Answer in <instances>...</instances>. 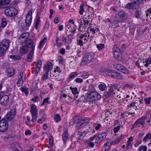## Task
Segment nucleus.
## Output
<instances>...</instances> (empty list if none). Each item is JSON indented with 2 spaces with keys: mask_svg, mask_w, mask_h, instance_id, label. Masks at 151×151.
Masks as SVG:
<instances>
[{
  "mask_svg": "<svg viewBox=\"0 0 151 151\" xmlns=\"http://www.w3.org/2000/svg\"><path fill=\"white\" fill-rule=\"evenodd\" d=\"M53 144V138L52 136H50L49 138V145L48 148L51 150L52 148Z\"/></svg>",
  "mask_w": 151,
  "mask_h": 151,
  "instance_id": "nucleus-31",
  "label": "nucleus"
},
{
  "mask_svg": "<svg viewBox=\"0 0 151 151\" xmlns=\"http://www.w3.org/2000/svg\"><path fill=\"white\" fill-rule=\"evenodd\" d=\"M96 46L99 50H102L105 47L104 45L103 44H97Z\"/></svg>",
  "mask_w": 151,
  "mask_h": 151,
  "instance_id": "nucleus-46",
  "label": "nucleus"
},
{
  "mask_svg": "<svg viewBox=\"0 0 151 151\" xmlns=\"http://www.w3.org/2000/svg\"><path fill=\"white\" fill-rule=\"evenodd\" d=\"M50 99L49 98H45L43 100V102L41 105V106H42L45 104V103H47L48 104H50V102L49 101Z\"/></svg>",
  "mask_w": 151,
  "mask_h": 151,
  "instance_id": "nucleus-52",
  "label": "nucleus"
},
{
  "mask_svg": "<svg viewBox=\"0 0 151 151\" xmlns=\"http://www.w3.org/2000/svg\"><path fill=\"white\" fill-rule=\"evenodd\" d=\"M78 75V73L76 72L71 73L69 75V79L70 80L74 78Z\"/></svg>",
  "mask_w": 151,
  "mask_h": 151,
  "instance_id": "nucleus-42",
  "label": "nucleus"
},
{
  "mask_svg": "<svg viewBox=\"0 0 151 151\" xmlns=\"http://www.w3.org/2000/svg\"><path fill=\"white\" fill-rule=\"evenodd\" d=\"M53 66V65L52 63L49 62H47L44 66V71L45 72L49 73V71L52 70Z\"/></svg>",
  "mask_w": 151,
  "mask_h": 151,
  "instance_id": "nucleus-18",
  "label": "nucleus"
},
{
  "mask_svg": "<svg viewBox=\"0 0 151 151\" xmlns=\"http://www.w3.org/2000/svg\"><path fill=\"white\" fill-rule=\"evenodd\" d=\"M16 110L13 109L11 110L5 116V119L6 121H10L15 116L16 114Z\"/></svg>",
  "mask_w": 151,
  "mask_h": 151,
  "instance_id": "nucleus-13",
  "label": "nucleus"
},
{
  "mask_svg": "<svg viewBox=\"0 0 151 151\" xmlns=\"http://www.w3.org/2000/svg\"><path fill=\"white\" fill-rule=\"evenodd\" d=\"M24 74V73L23 72H20L19 73L18 81L17 82V85L18 87H20L23 84L24 81L23 78Z\"/></svg>",
  "mask_w": 151,
  "mask_h": 151,
  "instance_id": "nucleus-17",
  "label": "nucleus"
},
{
  "mask_svg": "<svg viewBox=\"0 0 151 151\" xmlns=\"http://www.w3.org/2000/svg\"><path fill=\"white\" fill-rule=\"evenodd\" d=\"M45 117L43 116L38 119V123L40 124L43 123L45 121Z\"/></svg>",
  "mask_w": 151,
  "mask_h": 151,
  "instance_id": "nucleus-58",
  "label": "nucleus"
},
{
  "mask_svg": "<svg viewBox=\"0 0 151 151\" xmlns=\"http://www.w3.org/2000/svg\"><path fill=\"white\" fill-rule=\"evenodd\" d=\"M48 77V73L45 72V73L42 76V79L43 81L47 79Z\"/></svg>",
  "mask_w": 151,
  "mask_h": 151,
  "instance_id": "nucleus-55",
  "label": "nucleus"
},
{
  "mask_svg": "<svg viewBox=\"0 0 151 151\" xmlns=\"http://www.w3.org/2000/svg\"><path fill=\"white\" fill-rule=\"evenodd\" d=\"M77 29V26L75 25H73V28L71 29V30L70 31L72 34H74L76 33Z\"/></svg>",
  "mask_w": 151,
  "mask_h": 151,
  "instance_id": "nucleus-47",
  "label": "nucleus"
},
{
  "mask_svg": "<svg viewBox=\"0 0 151 151\" xmlns=\"http://www.w3.org/2000/svg\"><path fill=\"white\" fill-rule=\"evenodd\" d=\"M73 119L76 124H78L81 121V119L79 116H75Z\"/></svg>",
  "mask_w": 151,
  "mask_h": 151,
  "instance_id": "nucleus-57",
  "label": "nucleus"
},
{
  "mask_svg": "<svg viewBox=\"0 0 151 151\" xmlns=\"http://www.w3.org/2000/svg\"><path fill=\"white\" fill-rule=\"evenodd\" d=\"M59 40V38L58 37H56V44L57 46L59 47H60L62 46V43L60 42H58Z\"/></svg>",
  "mask_w": 151,
  "mask_h": 151,
  "instance_id": "nucleus-61",
  "label": "nucleus"
},
{
  "mask_svg": "<svg viewBox=\"0 0 151 151\" xmlns=\"http://www.w3.org/2000/svg\"><path fill=\"white\" fill-rule=\"evenodd\" d=\"M96 137L95 140V143H99L101 142L106 137L107 133L105 132L98 133L96 134Z\"/></svg>",
  "mask_w": 151,
  "mask_h": 151,
  "instance_id": "nucleus-8",
  "label": "nucleus"
},
{
  "mask_svg": "<svg viewBox=\"0 0 151 151\" xmlns=\"http://www.w3.org/2000/svg\"><path fill=\"white\" fill-rule=\"evenodd\" d=\"M113 72L111 70H108L105 71V73L107 75L111 77Z\"/></svg>",
  "mask_w": 151,
  "mask_h": 151,
  "instance_id": "nucleus-50",
  "label": "nucleus"
},
{
  "mask_svg": "<svg viewBox=\"0 0 151 151\" xmlns=\"http://www.w3.org/2000/svg\"><path fill=\"white\" fill-rule=\"evenodd\" d=\"M132 9H135L138 7V4L136 2L132 3Z\"/></svg>",
  "mask_w": 151,
  "mask_h": 151,
  "instance_id": "nucleus-53",
  "label": "nucleus"
},
{
  "mask_svg": "<svg viewBox=\"0 0 151 151\" xmlns=\"http://www.w3.org/2000/svg\"><path fill=\"white\" fill-rule=\"evenodd\" d=\"M93 55L92 53L86 54L81 62V64L85 65L89 63L93 60Z\"/></svg>",
  "mask_w": 151,
  "mask_h": 151,
  "instance_id": "nucleus-4",
  "label": "nucleus"
},
{
  "mask_svg": "<svg viewBox=\"0 0 151 151\" xmlns=\"http://www.w3.org/2000/svg\"><path fill=\"white\" fill-rule=\"evenodd\" d=\"M95 131L93 129L90 128L89 129L86 130L84 131V132L86 133V134H90L91 133H95Z\"/></svg>",
  "mask_w": 151,
  "mask_h": 151,
  "instance_id": "nucleus-44",
  "label": "nucleus"
},
{
  "mask_svg": "<svg viewBox=\"0 0 151 151\" xmlns=\"http://www.w3.org/2000/svg\"><path fill=\"white\" fill-rule=\"evenodd\" d=\"M9 96L7 95L2 96L0 99V104L3 106H6L9 102Z\"/></svg>",
  "mask_w": 151,
  "mask_h": 151,
  "instance_id": "nucleus-15",
  "label": "nucleus"
},
{
  "mask_svg": "<svg viewBox=\"0 0 151 151\" xmlns=\"http://www.w3.org/2000/svg\"><path fill=\"white\" fill-rule=\"evenodd\" d=\"M145 66L147 67L149 66V65L151 64V57L146 59L145 60Z\"/></svg>",
  "mask_w": 151,
  "mask_h": 151,
  "instance_id": "nucleus-38",
  "label": "nucleus"
},
{
  "mask_svg": "<svg viewBox=\"0 0 151 151\" xmlns=\"http://www.w3.org/2000/svg\"><path fill=\"white\" fill-rule=\"evenodd\" d=\"M26 43L27 45H29V47H31L32 49V45H34L35 46V44L33 43L32 40V39H29L28 40L27 39L26 40V41H24Z\"/></svg>",
  "mask_w": 151,
  "mask_h": 151,
  "instance_id": "nucleus-33",
  "label": "nucleus"
},
{
  "mask_svg": "<svg viewBox=\"0 0 151 151\" xmlns=\"http://www.w3.org/2000/svg\"><path fill=\"white\" fill-rule=\"evenodd\" d=\"M80 9L79 12V14L80 15H82L83 12H84V10L83 8V6L82 4L80 6Z\"/></svg>",
  "mask_w": 151,
  "mask_h": 151,
  "instance_id": "nucleus-56",
  "label": "nucleus"
},
{
  "mask_svg": "<svg viewBox=\"0 0 151 151\" xmlns=\"http://www.w3.org/2000/svg\"><path fill=\"white\" fill-rule=\"evenodd\" d=\"M111 77L119 79H122L123 78L122 76L120 73L113 72Z\"/></svg>",
  "mask_w": 151,
  "mask_h": 151,
  "instance_id": "nucleus-26",
  "label": "nucleus"
},
{
  "mask_svg": "<svg viewBox=\"0 0 151 151\" xmlns=\"http://www.w3.org/2000/svg\"><path fill=\"white\" fill-rule=\"evenodd\" d=\"M124 139V135L121 134L118 137L114 140V142L115 144H117L119 143L121 141Z\"/></svg>",
  "mask_w": 151,
  "mask_h": 151,
  "instance_id": "nucleus-32",
  "label": "nucleus"
},
{
  "mask_svg": "<svg viewBox=\"0 0 151 151\" xmlns=\"http://www.w3.org/2000/svg\"><path fill=\"white\" fill-rule=\"evenodd\" d=\"M151 139V132L148 133L143 139V141L144 142H146L147 140Z\"/></svg>",
  "mask_w": 151,
  "mask_h": 151,
  "instance_id": "nucleus-35",
  "label": "nucleus"
},
{
  "mask_svg": "<svg viewBox=\"0 0 151 151\" xmlns=\"http://www.w3.org/2000/svg\"><path fill=\"white\" fill-rule=\"evenodd\" d=\"M120 124H119V126H118L114 128V133H117L119 131L120 129Z\"/></svg>",
  "mask_w": 151,
  "mask_h": 151,
  "instance_id": "nucleus-64",
  "label": "nucleus"
},
{
  "mask_svg": "<svg viewBox=\"0 0 151 151\" xmlns=\"http://www.w3.org/2000/svg\"><path fill=\"white\" fill-rule=\"evenodd\" d=\"M146 118L145 116H143L138 119L133 125V128H136L144 125L145 123V121Z\"/></svg>",
  "mask_w": 151,
  "mask_h": 151,
  "instance_id": "nucleus-12",
  "label": "nucleus"
},
{
  "mask_svg": "<svg viewBox=\"0 0 151 151\" xmlns=\"http://www.w3.org/2000/svg\"><path fill=\"white\" fill-rule=\"evenodd\" d=\"M15 72L14 69L12 67H9L6 68V73L7 75L9 77L13 76Z\"/></svg>",
  "mask_w": 151,
  "mask_h": 151,
  "instance_id": "nucleus-21",
  "label": "nucleus"
},
{
  "mask_svg": "<svg viewBox=\"0 0 151 151\" xmlns=\"http://www.w3.org/2000/svg\"><path fill=\"white\" fill-rule=\"evenodd\" d=\"M21 148V147L19 144L15 143L12 145L11 147L13 151H19V149Z\"/></svg>",
  "mask_w": 151,
  "mask_h": 151,
  "instance_id": "nucleus-28",
  "label": "nucleus"
},
{
  "mask_svg": "<svg viewBox=\"0 0 151 151\" xmlns=\"http://www.w3.org/2000/svg\"><path fill=\"white\" fill-rule=\"evenodd\" d=\"M92 1L95 3L96 5H99L100 3L103 1V0H92Z\"/></svg>",
  "mask_w": 151,
  "mask_h": 151,
  "instance_id": "nucleus-63",
  "label": "nucleus"
},
{
  "mask_svg": "<svg viewBox=\"0 0 151 151\" xmlns=\"http://www.w3.org/2000/svg\"><path fill=\"white\" fill-rule=\"evenodd\" d=\"M32 10H31L28 12L26 18V24L28 26H29L31 24L32 19Z\"/></svg>",
  "mask_w": 151,
  "mask_h": 151,
  "instance_id": "nucleus-16",
  "label": "nucleus"
},
{
  "mask_svg": "<svg viewBox=\"0 0 151 151\" xmlns=\"http://www.w3.org/2000/svg\"><path fill=\"white\" fill-rule=\"evenodd\" d=\"M90 119L87 117L84 118L82 120L77 124L75 126V128L76 130H79L85 127L89 123Z\"/></svg>",
  "mask_w": 151,
  "mask_h": 151,
  "instance_id": "nucleus-6",
  "label": "nucleus"
},
{
  "mask_svg": "<svg viewBox=\"0 0 151 151\" xmlns=\"http://www.w3.org/2000/svg\"><path fill=\"white\" fill-rule=\"evenodd\" d=\"M119 22V21L118 20H114L112 23L113 26H114V28H116L119 26L118 23Z\"/></svg>",
  "mask_w": 151,
  "mask_h": 151,
  "instance_id": "nucleus-48",
  "label": "nucleus"
},
{
  "mask_svg": "<svg viewBox=\"0 0 151 151\" xmlns=\"http://www.w3.org/2000/svg\"><path fill=\"white\" fill-rule=\"evenodd\" d=\"M141 12L138 10L136 11L135 12V17L137 18H139L141 16Z\"/></svg>",
  "mask_w": 151,
  "mask_h": 151,
  "instance_id": "nucleus-51",
  "label": "nucleus"
},
{
  "mask_svg": "<svg viewBox=\"0 0 151 151\" xmlns=\"http://www.w3.org/2000/svg\"><path fill=\"white\" fill-rule=\"evenodd\" d=\"M81 76L83 78H86L88 77V74L87 72H83L82 73Z\"/></svg>",
  "mask_w": 151,
  "mask_h": 151,
  "instance_id": "nucleus-59",
  "label": "nucleus"
},
{
  "mask_svg": "<svg viewBox=\"0 0 151 151\" xmlns=\"http://www.w3.org/2000/svg\"><path fill=\"white\" fill-rule=\"evenodd\" d=\"M4 13L6 16H14L17 13V11L14 8H10L5 9Z\"/></svg>",
  "mask_w": 151,
  "mask_h": 151,
  "instance_id": "nucleus-14",
  "label": "nucleus"
},
{
  "mask_svg": "<svg viewBox=\"0 0 151 151\" xmlns=\"http://www.w3.org/2000/svg\"><path fill=\"white\" fill-rule=\"evenodd\" d=\"M7 25L6 20L5 18H3L2 19V21L1 23V25L2 27H5Z\"/></svg>",
  "mask_w": 151,
  "mask_h": 151,
  "instance_id": "nucleus-40",
  "label": "nucleus"
},
{
  "mask_svg": "<svg viewBox=\"0 0 151 151\" xmlns=\"http://www.w3.org/2000/svg\"><path fill=\"white\" fill-rule=\"evenodd\" d=\"M21 90L24 93L26 96L28 95L29 92L28 91V89L27 88H24L22 87L21 88Z\"/></svg>",
  "mask_w": 151,
  "mask_h": 151,
  "instance_id": "nucleus-54",
  "label": "nucleus"
},
{
  "mask_svg": "<svg viewBox=\"0 0 151 151\" xmlns=\"http://www.w3.org/2000/svg\"><path fill=\"white\" fill-rule=\"evenodd\" d=\"M114 67L115 69L121 71L124 66L121 64L115 63L114 64Z\"/></svg>",
  "mask_w": 151,
  "mask_h": 151,
  "instance_id": "nucleus-29",
  "label": "nucleus"
},
{
  "mask_svg": "<svg viewBox=\"0 0 151 151\" xmlns=\"http://www.w3.org/2000/svg\"><path fill=\"white\" fill-rule=\"evenodd\" d=\"M111 145V142L110 141H107L104 145L102 151H108Z\"/></svg>",
  "mask_w": 151,
  "mask_h": 151,
  "instance_id": "nucleus-22",
  "label": "nucleus"
},
{
  "mask_svg": "<svg viewBox=\"0 0 151 151\" xmlns=\"http://www.w3.org/2000/svg\"><path fill=\"white\" fill-rule=\"evenodd\" d=\"M29 35V32H25L21 35L19 37V39L23 42L26 41V40L28 38Z\"/></svg>",
  "mask_w": 151,
  "mask_h": 151,
  "instance_id": "nucleus-23",
  "label": "nucleus"
},
{
  "mask_svg": "<svg viewBox=\"0 0 151 151\" xmlns=\"http://www.w3.org/2000/svg\"><path fill=\"white\" fill-rule=\"evenodd\" d=\"M90 36L89 33H85L81 35L79 37V39H78V44L81 46L83 45L84 43H86L88 40Z\"/></svg>",
  "mask_w": 151,
  "mask_h": 151,
  "instance_id": "nucleus-3",
  "label": "nucleus"
},
{
  "mask_svg": "<svg viewBox=\"0 0 151 151\" xmlns=\"http://www.w3.org/2000/svg\"><path fill=\"white\" fill-rule=\"evenodd\" d=\"M87 97L88 99L94 101L99 100L101 98L100 94L95 91L91 92L89 93L87 96Z\"/></svg>",
  "mask_w": 151,
  "mask_h": 151,
  "instance_id": "nucleus-10",
  "label": "nucleus"
},
{
  "mask_svg": "<svg viewBox=\"0 0 151 151\" xmlns=\"http://www.w3.org/2000/svg\"><path fill=\"white\" fill-rule=\"evenodd\" d=\"M58 60L59 64H62L64 63L63 58L62 56H60L58 58Z\"/></svg>",
  "mask_w": 151,
  "mask_h": 151,
  "instance_id": "nucleus-60",
  "label": "nucleus"
},
{
  "mask_svg": "<svg viewBox=\"0 0 151 151\" xmlns=\"http://www.w3.org/2000/svg\"><path fill=\"white\" fill-rule=\"evenodd\" d=\"M147 147L146 146L141 145L138 149V151H147Z\"/></svg>",
  "mask_w": 151,
  "mask_h": 151,
  "instance_id": "nucleus-43",
  "label": "nucleus"
},
{
  "mask_svg": "<svg viewBox=\"0 0 151 151\" xmlns=\"http://www.w3.org/2000/svg\"><path fill=\"white\" fill-rule=\"evenodd\" d=\"M11 1L12 0H0V9L6 8Z\"/></svg>",
  "mask_w": 151,
  "mask_h": 151,
  "instance_id": "nucleus-19",
  "label": "nucleus"
},
{
  "mask_svg": "<svg viewBox=\"0 0 151 151\" xmlns=\"http://www.w3.org/2000/svg\"><path fill=\"white\" fill-rule=\"evenodd\" d=\"M117 90L116 86L111 85L108 91L104 93V96L106 98H109L111 96L116 94L115 92Z\"/></svg>",
  "mask_w": 151,
  "mask_h": 151,
  "instance_id": "nucleus-7",
  "label": "nucleus"
},
{
  "mask_svg": "<svg viewBox=\"0 0 151 151\" xmlns=\"http://www.w3.org/2000/svg\"><path fill=\"white\" fill-rule=\"evenodd\" d=\"M151 100V98L149 97L147 98H145V101L146 104H150V101Z\"/></svg>",
  "mask_w": 151,
  "mask_h": 151,
  "instance_id": "nucleus-62",
  "label": "nucleus"
},
{
  "mask_svg": "<svg viewBox=\"0 0 151 151\" xmlns=\"http://www.w3.org/2000/svg\"><path fill=\"white\" fill-rule=\"evenodd\" d=\"M1 117L0 116V119ZM7 121L4 119L0 120V132H3L6 131L8 128Z\"/></svg>",
  "mask_w": 151,
  "mask_h": 151,
  "instance_id": "nucleus-11",
  "label": "nucleus"
},
{
  "mask_svg": "<svg viewBox=\"0 0 151 151\" xmlns=\"http://www.w3.org/2000/svg\"><path fill=\"white\" fill-rule=\"evenodd\" d=\"M120 71L126 74H129V72L128 70L124 66V68H122Z\"/></svg>",
  "mask_w": 151,
  "mask_h": 151,
  "instance_id": "nucleus-45",
  "label": "nucleus"
},
{
  "mask_svg": "<svg viewBox=\"0 0 151 151\" xmlns=\"http://www.w3.org/2000/svg\"><path fill=\"white\" fill-rule=\"evenodd\" d=\"M30 112L32 115V121L33 122H35L37 118V106L34 104L31 105Z\"/></svg>",
  "mask_w": 151,
  "mask_h": 151,
  "instance_id": "nucleus-9",
  "label": "nucleus"
},
{
  "mask_svg": "<svg viewBox=\"0 0 151 151\" xmlns=\"http://www.w3.org/2000/svg\"><path fill=\"white\" fill-rule=\"evenodd\" d=\"M54 118L55 121L56 122H58L60 120V115L58 114H56L55 115Z\"/></svg>",
  "mask_w": 151,
  "mask_h": 151,
  "instance_id": "nucleus-49",
  "label": "nucleus"
},
{
  "mask_svg": "<svg viewBox=\"0 0 151 151\" xmlns=\"http://www.w3.org/2000/svg\"><path fill=\"white\" fill-rule=\"evenodd\" d=\"M70 88L72 91L73 94L74 96V100H75L78 97V88L76 87L73 88Z\"/></svg>",
  "mask_w": 151,
  "mask_h": 151,
  "instance_id": "nucleus-25",
  "label": "nucleus"
},
{
  "mask_svg": "<svg viewBox=\"0 0 151 151\" xmlns=\"http://www.w3.org/2000/svg\"><path fill=\"white\" fill-rule=\"evenodd\" d=\"M10 41L8 40H3L0 45V56H2L9 48Z\"/></svg>",
  "mask_w": 151,
  "mask_h": 151,
  "instance_id": "nucleus-2",
  "label": "nucleus"
},
{
  "mask_svg": "<svg viewBox=\"0 0 151 151\" xmlns=\"http://www.w3.org/2000/svg\"><path fill=\"white\" fill-rule=\"evenodd\" d=\"M37 83L36 82H34L32 84V90L35 91L37 90Z\"/></svg>",
  "mask_w": 151,
  "mask_h": 151,
  "instance_id": "nucleus-37",
  "label": "nucleus"
},
{
  "mask_svg": "<svg viewBox=\"0 0 151 151\" xmlns=\"http://www.w3.org/2000/svg\"><path fill=\"white\" fill-rule=\"evenodd\" d=\"M112 50L115 59L118 60H122V54L119 48L117 45H114Z\"/></svg>",
  "mask_w": 151,
  "mask_h": 151,
  "instance_id": "nucleus-5",
  "label": "nucleus"
},
{
  "mask_svg": "<svg viewBox=\"0 0 151 151\" xmlns=\"http://www.w3.org/2000/svg\"><path fill=\"white\" fill-rule=\"evenodd\" d=\"M63 141L65 142L67 141L68 138V134L67 130H65L63 132Z\"/></svg>",
  "mask_w": 151,
  "mask_h": 151,
  "instance_id": "nucleus-34",
  "label": "nucleus"
},
{
  "mask_svg": "<svg viewBox=\"0 0 151 151\" xmlns=\"http://www.w3.org/2000/svg\"><path fill=\"white\" fill-rule=\"evenodd\" d=\"M126 15V14L124 11L123 10L119 11L118 13V15L120 18L124 17Z\"/></svg>",
  "mask_w": 151,
  "mask_h": 151,
  "instance_id": "nucleus-36",
  "label": "nucleus"
},
{
  "mask_svg": "<svg viewBox=\"0 0 151 151\" xmlns=\"http://www.w3.org/2000/svg\"><path fill=\"white\" fill-rule=\"evenodd\" d=\"M90 31L93 34H94L96 33V32H97L99 31V29L96 27L92 28L90 26V28L89 29Z\"/></svg>",
  "mask_w": 151,
  "mask_h": 151,
  "instance_id": "nucleus-39",
  "label": "nucleus"
},
{
  "mask_svg": "<svg viewBox=\"0 0 151 151\" xmlns=\"http://www.w3.org/2000/svg\"><path fill=\"white\" fill-rule=\"evenodd\" d=\"M28 51V47L27 46L23 45L20 48V51L22 54H25Z\"/></svg>",
  "mask_w": 151,
  "mask_h": 151,
  "instance_id": "nucleus-27",
  "label": "nucleus"
},
{
  "mask_svg": "<svg viewBox=\"0 0 151 151\" xmlns=\"http://www.w3.org/2000/svg\"><path fill=\"white\" fill-rule=\"evenodd\" d=\"M32 49L31 51L29 53L27 58V60L29 62H31L32 59L33 52L35 49V46L32 45Z\"/></svg>",
  "mask_w": 151,
  "mask_h": 151,
  "instance_id": "nucleus-24",
  "label": "nucleus"
},
{
  "mask_svg": "<svg viewBox=\"0 0 151 151\" xmlns=\"http://www.w3.org/2000/svg\"><path fill=\"white\" fill-rule=\"evenodd\" d=\"M99 87L101 91H104L106 88V85L104 83H101L99 85Z\"/></svg>",
  "mask_w": 151,
  "mask_h": 151,
  "instance_id": "nucleus-41",
  "label": "nucleus"
},
{
  "mask_svg": "<svg viewBox=\"0 0 151 151\" xmlns=\"http://www.w3.org/2000/svg\"><path fill=\"white\" fill-rule=\"evenodd\" d=\"M78 22L80 23V26L79 30L81 31H85L89 28V25L90 24V20L87 19L86 15H84L83 17L80 20H78Z\"/></svg>",
  "mask_w": 151,
  "mask_h": 151,
  "instance_id": "nucleus-1",
  "label": "nucleus"
},
{
  "mask_svg": "<svg viewBox=\"0 0 151 151\" xmlns=\"http://www.w3.org/2000/svg\"><path fill=\"white\" fill-rule=\"evenodd\" d=\"M62 42L65 44L71 43L72 41V38L70 35L65 36L63 35L62 37Z\"/></svg>",
  "mask_w": 151,
  "mask_h": 151,
  "instance_id": "nucleus-20",
  "label": "nucleus"
},
{
  "mask_svg": "<svg viewBox=\"0 0 151 151\" xmlns=\"http://www.w3.org/2000/svg\"><path fill=\"white\" fill-rule=\"evenodd\" d=\"M47 41V38L45 37L40 42L39 45H38V48L40 49H41L42 47L45 45V43Z\"/></svg>",
  "mask_w": 151,
  "mask_h": 151,
  "instance_id": "nucleus-30",
  "label": "nucleus"
}]
</instances>
